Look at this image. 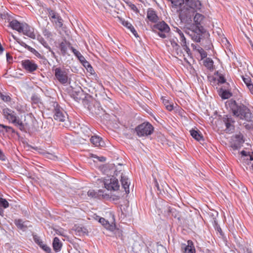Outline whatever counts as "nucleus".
Wrapping results in <instances>:
<instances>
[{
    "mask_svg": "<svg viewBox=\"0 0 253 253\" xmlns=\"http://www.w3.org/2000/svg\"><path fill=\"white\" fill-rule=\"evenodd\" d=\"M129 6L131 8V9H133V10H135V9H137L136 6L133 4L131 3Z\"/></svg>",
    "mask_w": 253,
    "mask_h": 253,
    "instance_id": "64",
    "label": "nucleus"
},
{
    "mask_svg": "<svg viewBox=\"0 0 253 253\" xmlns=\"http://www.w3.org/2000/svg\"><path fill=\"white\" fill-rule=\"evenodd\" d=\"M170 30L169 25L164 21L158 22L153 26V31L163 39L168 37Z\"/></svg>",
    "mask_w": 253,
    "mask_h": 253,
    "instance_id": "4",
    "label": "nucleus"
},
{
    "mask_svg": "<svg viewBox=\"0 0 253 253\" xmlns=\"http://www.w3.org/2000/svg\"><path fill=\"white\" fill-rule=\"evenodd\" d=\"M59 15L57 14L55 11L52 10H50L49 11V17L51 19V20H53V19H56V17L58 16Z\"/></svg>",
    "mask_w": 253,
    "mask_h": 253,
    "instance_id": "42",
    "label": "nucleus"
},
{
    "mask_svg": "<svg viewBox=\"0 0 253 253\" xmlns=\"http://www.w3.org/2000/svg\"><path fill=\"white\" fill-rule=\"evenodd\" d=\"M70 49L72 50L75 55L78 58L79 56H80L81 53L76 49H75L73 47L71 46Z\"/></svg>",
    "mask_w": 253,
    "mask_h": 253,
    "instance_id": "47",
    "label": "nucleus"
},
{
    "mask_svg": "<svg viewBox=\"0 0 253 253\" xmlns=\"http://www.w3.org/2000/svg\"><path fill=\"white\" fill-rule=\"evenodd\" d=\"M28 48H29L28 50L30 51V52H31L32 53H33V54L37 52V50L35 49H34V48H33L31 46H30V47H28Z\"/></svg>",
    "mask_w": 253,
    "mask_h": 253,
    "instance_id": "60",
    "label": "nucleus"
},
{
    "mask_svg": "<svg viewBox=\"0 0 253 253\" xmlns=\"http://www.w3.org/2000/svg\"><path fill=\"white\" fill-rule=\"evenodd\" d=\"M135 131L139 137H148L154 131V127L148 122H144L135 128Z\"/></svg>",
    "mask_w": 253,
    "mask_h": 253,
    "instance_id": "3",
    "label": "nucleus"
},
{
    "mask_svg": "<svg viewBox=\"0 0 253 253\" xmlns=\"http://www.w3.org/2000/svg\"><path fill=\"white\" fill-rule=\"evenodd\" d=\"M21 33H22L24 35L27 36L35 39L36 38V35L34 32V30L32 28L30 27L26 23H24L23 25V27L21 30Z\"/></svg>",
    "mask_w": 253,
    "mask_h": 253,
    "instance_id": "11",
    "label": "nucleus"
},
{
    "mask_svg": "<svg viewBox=\"0 0 253 253\" xmlns=\"http://www.w3.org/2000/svg\"><path fill=\"white\" fill-rule=\"evenodd\" d=\"M3 114L4 117L14 124L16 126L19 127L20 129H22L24 128V125L21 120L18 117L16 116V113L12 110L5 108L3 109Z\"/></svg>",
    "mask_w": 253,
    "mask_h": 253,
    "instance_id": "5",
    "label": "nucleus"
},
{
    "mask_svg": "<svg viewBox=\"0 0 253 253\" xmlns=\"http://www.w3.org/2000/svg\"><path fill=\"white\" fill-rule=\"evenodd\" d=\"M243 81L247 85L249 90L253 93V84L251 82V79L249 77H242Z\"/></svg>",
    "mask_w": 253,
    "mask_h": 253,
    "instance_id": "28",
    "label": "nucleus"
},
{
    "mask_svg": "<svg viewBox=\"0 0 253 253\" xmlns=\"http://www.w3.org/2000/svg\"><path fill=\"white\" fill-rule=\"evenodd\" d=\"M87 195L91 198H95L97 197L96 192L93 190H90L87 192Z\"/></svg>",
    "mask_w": 253,
    "mask_h": 253,
    "instance_id": "45",
    "label": "nucleus"
},
{
    "mask_svg": "<svg viewBox=\"0 0 253 253\" xmlns=\"http://www.w3.org/2000/svg\"><path fill=\"white\" fill-rule=\"evenodd\" d=\"M18 43L19 44H20L21 46H22L23 47H24L25 48H26L28 50L29 49L28 47H30V46H29L26 43L21 41V40H19V41H18Z\"/></svg>",
    "mask_w": 253,
    "mask_h": 253,
    "instance_id": "49",
    "label": "nucleus"
},
{
    "mask_svg": "<svg viewBox=\"0 0 253 253\" xmlns=\"http://www.w3.org/2000/svg\"><path fill=\"white\" fill-rule=\"evenodd\" d=\"M219 96L223 99H226L229 98L232 96V93L228 90L223 89L222 88H220L218 91Z\"/></svg>",
    "mask_w": 253,
    "mask_h": 253,
    "instance_id": "20",
    "label": "nucleus"
},
{
    "mask_svg": "<svg viewBox=\"0 0 253 253\" xmlns=\"http://www.w3.org/2000/svg\"><path fill=\"white\" fill-rule=\"evenodd\" d=\"M78 59L80 60V61L82 63L83 62L85 61V58L82 55V54L78 57Z\"/></svg>",
    "mask_w": 253,
    "mask_h": 253,
    "instance_id": "56",
    "label": "nucleus"
},
{
    "mask_svg": "<svg viewBox=\"0 0 253 253\" xmlns=\"http://www.w3.org/2000/svg\"><path fill=\"white\" fill-rule=\"evenodd\" d=\"M213 64V62L212 60H211V59H210L209 58H207L204 62V65H205V66H206V67L208 68V69H209L210 70L213 69L212 68Z\"/></svg>",
    "mask_w": 253,
    "mask_h": 253,
    "instance_id": "36",
    "label": "nucleus"
},
{
    "mask_svg": "<svg viewBox=\"0 0 253 253\" xmlns=\"http://www.w3.org/2000/svg\"><path fill=\"white\" fill-rule=\"evenodd\" d=\"M173 7L179 10V17L181 21H191L197 10L201 8V3L198 0H168Z\"/></svg>",
    "mask_w": 253,
    "mask_h": 253,
    "instance_id": "1",
    "label": "nucleus"
},
{
    "mask_svg": "<svg viewBox=\"0 0 253 253\" xmlns=\"http://www.w3.org/2000/svg\"><path fill=\"white\" fill-rule=\"evenodd\" d=\"M33 103L35 104H38L40 102V99L38 96L36 95H34L31 97Z\"/></svg>",
    "mask_w": 253,
    "mask_h": 253,
    "instance_id": "44",
    "label": "nucleus"
},
{
    "mask_svg": "<svg viewBox=\"0 0 253 253\" xmlns=\"http://www.w3.org/2000/svg\"><path fill=\"white\" fill-rule=\"evenodd\" d=\"M5 159H6V157H5V155H4L3 153L1 150V149H0V160L4 161L5 160Z\"/></svg>",
    "mask_w": 253,
    "mask_h": 253,
    "instance_id": "54",
    "label": "nucleus"
},
{
    "mask_svg": "<svg viewBox=\"0 0 253 253\" xmlns=\"http://www.w3.org/2000/svg\"><path fill=\"white\" fill-rule=\"evenodd\" d=\"M24 23H21L16 20H13L9 23V26L13 30L21 33V30Z\"/></svg>",
    "mask_w": 253,
    "mask_h": 253,
    "instance_id": "17",
    "label": "nucleus"
},
{
    "mask_svg": "<svg viewBox=\"0 0 253 253\" xmlns=\"http://www.w3.org/2000/svg\"><path fill=\"white\" fill-rule=\"evenodd\" d=\"M121 183L122 187L125 189V191L126 194H128L129 193V183L128 182V179L126 178L125 176L121 175Z\"/></svg>",
    "mask_w": 253,
    "mask_h": 253,
    "instance_id": "21",
    "label": "nucleus"
},
{
    "mask_svg": "<svg viewBox=\"0 0 253 253\" xmlns=\"http://www.w3.org/2000/svg\"><path fill=\"white\" fill-rule=\"evenodd\" d=\"M38 40L39 42L45 47H47L48 46V43L46 42L43 39V38L40 37L38 38Z\"/></svg>",
    "mask_w": 253,
    "mask_h": 253,
    "instance_id": "46",
    "label": "nucleus"
},
{
    "mask_svg": "<svg viewBox=\"0 0 253 253\" xmlns=\"http://www.w3.org/2000/svg\"><path fill=\"white\" fill-rule=\"evenodd\" d=\"M204 16L200 13H196L194 17V21L195 24L198 26L200 25L201 22L204 19Z\"/></svg>",
    "mask_w": 253,
    "mask_h": 253,
    "instance_id": "32",
    "label": "nucleus"
},
{
    "mask_svg": "<svg viewBox=\"0 0 253 253\" xmlns=\"http://www.w3.org/2000/svg\"><path fill=\"white\" fill-rule=\"evenodd\" d=\"M240 153L241 154V160L246 164H249V161L253 160V151L252 152V154H250V152L243 150Z\"/></svg>",
    "mask_w": 253,
    "mask_h": 253,
    "instance_id": "14",
    "label": "nucleus"
},
{
    "mask_svg": "<svg viewBox=\"0 0 253 253\" xmlns=\"http://www.w3.org/2000/svg\"><path fill=\"white\" fill-rule=\"evenodd\" d=\"M28 48H29L28 50L30 51V52H31L32 53H33V54L37 52V50L35 49H34V48H33L31 46H30V47H28Z\"/></svg>",
    "mask_w": 253,
    "mask_h": 253,
    "instance_id": "61",
    "label": "nucleus"
},
{
    "mask_svg": "<svg viewBox=\"0 0 253 253\" xmlns=\"http://www.w3.org/2000/svg\"><path fill=\"white\" fill-rule=\"evenodd\" d=\"M183 49L187 52L188 54H189L190 52V50L188 45L185 46L183 47Z\"/></svg>",
    "mask_w": 253,
    "mask_h": 253,
    "instance_id": "58",
    "label": "nucleus"
},
{
    "mask_svg": "<svg viewBox=\"0 0 253 253\" xmlns=\"http://www.w3.org/2000/svg\"><path fill=\"white\" fill-rule=\"evenodd\" d=\"M93 145L95 147H103L105 146V143H102V145H101V143H93Z\"/></svg>",
    "mask_w": 253,
    "mask_h": 253,
    "instance_id": "57",
    "label": "nucleus"
},
{
    "mask_svg": "<svg viewBox=\"0 0 253 253\" xmlns=\"http://www.w3.org/2000/svg\"><path fill=\"white\" fill-rule=\"evenodd\" d=\"M9 207L8 201L0 197V214L3 213V209H6Z\"/></svg>",
    "mask_w": 253,
    "mask_h": 253,
    "instance_id": "25",
    "label": "nucleus"
},
{
    "mask_svg": "<svg viewBox=\"0 0 253 253\" xmlns=\"http://www.w3.org/2000/svg\"><path fill=\"white\" fill-rule=\"evenodd\" d=\"M53 23H54L56 26L58 28H61L63 26V20L59 15L56 17V19L51 20Z\"/></svg>",
    "mask_w": 253,
    "mask_h": 253,
    "instance_id": "33",
    "label": "nucleus"
},
{
    "mask_svg": "<svg viewBox=\"0 0 253 253\" xmlns=\"http://www.w3.org/2000/svg\"><path fill=\"white\" fill-rule=\"evenodd\" d=\"M83 66L86 68L87 69V68H91V66L90 65V64L88 63V62H87L86 60L84 61V62H83L82 63Z\"/></svg>",
    "mask_w": 253,
    "mask_h": 253,
    "instance_id": "51",
    "label": "nucleus"
},
{
    "mask_svg": "<svg viewBox=\"0 0 253 253\" xmlns=\"http://www.w3.org/2000/svg\"><path fill=\"white\" fill-rule=\"evenodd\" d=\"M89 140L90 142H100L101 141H104L101 136L96 134L91 135L89 138Z\"/></svg>",
    "mask_w": 253,
    "mask_h": 253,
    "instance_id": "35",
    "label": "nucleus"
},
{
    "mask_svg": "<svg viewBox=\"0 0 253 253\" xmlns=\"http://www.w3.org/2000/svg\"><path fill=\"white\" fill-rule=\"evenodd\" d=\"M169 41L172 47V51L174 52V54L181 56L182 53V51L180 49V46L177 43V38H171L169 39Z\"/></svg>",
    "mask_w": 253,
    "mask_h": 253,
    "instance_id": "13",
    "label": "nucleus"
},
{
    "mask_svg": "<svg viewBox=\"0 0 253 253\" xmlns=\"http://www.w3.org/2000/svg\"><path fill=\"white\" fill-rule=\"evenodd\" d=\"M25 144L24 148H28V150H29V148H31L32 149L38 151L39 153L41 154H45V150H44L43 149H42L41 148H39L38 147H36L34 146H32L29 144V143H24Z\"/></svg>",
    "mask_w": 253,
    "mask_h": 253,
    "instance_id": "30",
    "label": "nucleus"
},
{
    "mask_svg": "<svg viewBox=\"0 0 253 253\" xmlns=\"http://www.w3.org/2000/svg\"><path fill=\"white\" fill-rule=\"evenodd\" d=\"M96 158H97L98 159V160L100 162H104L106 160L105 158L104 157H96Z\"/></svg>",
    "mask_w": 253,
    "mask_h": 253,
    "instance_id": "63",
    "label": "nucleus"
},
{
    "mask_svg": "<svg viewBox=\"0 0 253 253\" xmlns=\"http://www.w3.org/2000/svg\"><path fill=\"white\" fill-rule=\"evenodd\" d=\"M76 93L77 94V96L76 97V98L77 100L78 99H81V95L83 93V90L82 89L80 88H79V89L77 91H76Z\"/></svg>",
    "mask_w": 253,
    "mask_h": 253,
    "instance_id": "48",
    "label": "nucleus"
},
{
    "mask_svg": "<svg viewBox=\"0 0 253 253\" xmlns=\"http://www.w3.org/2000/svg\"><path fill=\"white\" fill-rule=\"evenodd\" d=\"M176 32L178 33V34H179V35L180 36V40L181 39L183 38H185L183 33H182V32L180 29L177 28L176 29Z\"/></svg>",
    "mask_w": 253,
    "mask_h": 253,
    "instance_id": "53",
    "label": "nucleus"
},
{
    "mask_svg": "<svg viewBox=\"0 0 253 253\" xmlns=\"http://www.w3.org/2000/svg\"><path fill=\"white\" fill-rule=\"evenodd\" d=\"M180 41H181V44L182 47L187 45L185 38H183L181 39Z\"/></svg>",
    "mask_w": 253,
    "mask_h": 253,
    "instance_id": "55",
    "label": "nucleus"
},
{
    "mask_svg": "<svg viewBox=\"0 0 253 253\" xmlns=\"http://www.w3.org/2000/svg\"><path fill=\"white\" fill-rule=\"evenodd\" d=\"M54 71L55 77L60 83L66 84L68 83V74L65 69L58 67L56 68Z\"/></svg>",
    "mask_w": 253,
    "mask_h": 253,
    "instance_id": "7",
    "label": "nucleus"
},
{
    "mask_svg": "<svg viewBox=\"0 0 253 253\" xmlns=\"http://www.w3.org/2000/svg\"><path fill=\"white\" fill-rule=\"evenodd\" d=\"M232 139L235 142H244L245 141L243 134L240 132L233 135Z\"/></svg>",
    "mask_w": 253,
    "mask_h": 253,
    "instance_id": "26",
    "label": "nucleus"
},
{
    "mask_svg": "<svg viewBox=\"0 0 253 253\" xmlns=\"http://www.w3.org/2000/svg\"><path fill=\"white\" fill-rule=\"evenodd\" d=\"M163 102L165 105L166 108L169 111L173 110V105L170 104L168 100L166 99H163Z\"/></svg>",
    "mask_w": 253,
    "mask_h": 253,
    "instance_id": "39",
    "label": "nucleus"
},
{
    "mask_svg": "<svg viewBox=\"0 0 253 253\" xmlns=\"http://www.w3.org/2000/svg\"><path fill=\"white\" fill-rule=\"evenodd\" d=\"M99 222L107 229L113 230L115 228L114 225L109 223V222L103 217H100Z\"/></svg>",
    "mask_w": 253,
    "mask_h": 253,
    "instance_id": "23",
    "label": "nucleus"
},
{
    "mask_svg": "<svg viewBox=\"0 0 253 253\" xmlns=\"http://www.w3.org/2000/svg\"><path fill=\"white\" fill-rule=\"evenodd\" d=\"M229 146L231 147L233 150H235L240 149L242 147V145L241 143H231V145Z\"/></svg>",
    "mask_w": 253,
    "mask_h": 253,
    "instance_id": "43",
    "label": "nucleus"
},
{
    "mask_svg": "<svg viewBox=\"0 0 253 253\" xmlns=\"http://www.w3.org/2000/svg\"><path fill=\"white\" fill-rule=\"evenodd\" d=\"M215 230H216L218 232L220 233V234L222 233V230L221 228L220 227L219 225H218L214 227Z\"/></svg>",
    "mask_w": 253,
    "mask_h": 253,
    "instance_id": "59",
    "label": "nucleus"
},
{
    "mask_svg": "<svg viewBox=\"0 0 253 253\" xmlns=\"http://www.w3.org/2000/svg\"><path fill=\"white\" fill-rule=\"evenodd\" d=\"M188 34L194 41L196 42H200L201 34L200 33V31H199L198 32L191 31Z\"/></svg>",
    "mask_w": 253,
    "mask_h": 253,
    "instance_id": "24",
    "label": "nucleus"
},
{
    "mask_svg": "<svg viewBox=\"0 0 253 253\" xmlns=\"http://www.w3.org/2000/svg\"><path fill=\"white\" fill-rule=\"evenodd\" d=\"M223 123L225 126L224 130L226 133H231L235 129V121L231 116L228 115H224L222 118Z\"/></svg>",
    "mask_w": 253,
    "mask_h": 253,
    "instance_id": "8",
    "label": "nucleus"
},
{
    "mask_svg": "<svg viewBox=\"0 0 253 253\" xmlns=\"http://www.w3.org/2000/svg\"><path fill=\"white\" fill-rule=\"evenodd\" d=\"M43 34L47 39L51 40L52 37V34L48 30L45 29L43 32Z\"/></svg>",
    "mask_w": 253,
    "mask_h": 253,
    "instance_id": "41",
    "label": "nucleus"
},
{
    "mask_svg": "<svg viewBox=\"0 0 253 253\" xmlns=\"http://www.w3.org/2000/svg\"><path fill=\"white\" fill-rule=\"evenodd\" d=\"M34 239L35 242L46 253L50 252V248L46 245L44 244L43 242L38 236H34Z\"/></svg>",
    "mask_w": 253,
    "mask_h": 253,
    "instance_id": "16",
    "label": "nucleus"
},
{
    "mask_svg": "<svg viewBox=\"0 0 253 253\" xmlns=\"http://www.w3.org/2000/svg\"><path fill=\"white\" fill-rule=\"evenodd\" d=\"M197 51L200 54L202 59L206 58L207 56V53L199 46H198Z\"/></svg>",
    "mask_w": 253,
    "mask_h": 253,
    "instance_id": "38",
    "label": "nucleus"
},
{
    "mask_svg": "<svg viewBox=\"0 0 253 253\" xmlns=\"http://www.w3.org/2000/svg\"><path fill=\"white\" fill-rule=\"evenodd\" d=\"M71 44L69 42H67L66 41H64L60 43L59 45V48L62 52V54L63 55H65L67 52V48H69L70 49Z\"/></svg>",
    "mask_w": 253,
    "mask_h": 253,
    "instance_id": "19",
    "label": "nucleus"
},
{
    "mask_svg": "<svg viewBox=\"0 0 253 253\" xmlns=\"http://www.w3.org/2000/svg\"><path fill=\"white\" fill-rule=\"evenodd\" d=\"M218 82L219 83L223 84V83H225L226 80L224 78V77H223V76H222V75H220L219 76V79L218 80Z\"/></svg>",
    "mask_w": 253,
    "mask_h": 253,
    "instance_id": "50",
    "label": "nucleus"
},
{
    "mask_svg": "<svg viewBox=\"0 0 253 253\" xmlns=\"http://www.w3.org/2000/svg\"><path fill=\"white\" fill-rule=\"evenodd\" d=\"M147 17L150 21L153 23H156L159 20L158 16L156 12L152 8L148 9Z\"/></svg>",
    "mask_w": 253,
    "mask_h": 253,
    "instance_id": "15",
    "label": "nucleus"
},
{
    "mask_svg": "<svg viewBox=\"0 0 253 253\" xmlns=\"http://www.w3.org/2000/svg\"><path fill=\"white\" fill-rule=\"evenodd\" d=\"M190 132L191 135L196 141H199L200 140H203V136L199 131L192 129Z\"/></svg>",
    "mask_w": 253,
    "mask_h": 253,
    "instance_id": "22",
    "label": "nucleus"
},
{
    "mask_svg": "<svg viewBox=\"0 0 253 253\" xmlns=\"http://www.w3.org/2000/svg\"><path fill=\"white\" fill-rule=\"evenodd\" d=\"M52 244L53 249L55 252H58L60 250L62 244L57 237L54 238Z\"/></svg>",
    "mask_w": 253,
    "mask_h": 253,
    "instance_id": "29",
    "label": "nucleus"
},
{
    "mask_svg": "<svg viewBox=\"0 0 253 253\" xmlns=\"http://www.w3.org/2000/svg\"><path fill=\"white\" fill-rule=\"evenodd\" d=\"M6 60L8 63H11L12 61V57L9 54V53H6Z\"/></svg>",
    "mask_w": 253,
    "mask_h": 253,
    "instance_id": "52",
    "label": "nucleus"
},
{
    "mask_svg": "<svg viewBox=\"0 0 253 253\" xmlns=\"http://www.w3.org/2000/svg\"><path fill=\"white\" fill-rule=\"evenodd\" d=\"M14 223L18 228L23 230H25L27 227V225L25 224V222L20 219H15Z\"/></svg>",
    "mask_w": 253,
    "mask_h": 253,
    "instance_id": "31",
    "label": "nucleus"
},
{
    "mask_svg": "<svg viewBox=\"0 0 253 253\" xmlns=\"http://www.w3.org/2000/svg\"><path fill=\"white\" fill-rule=\"evenodd\" d=\"M0 98L4 102H9L11 99L9 95L3 94L1 92H0Z\"/></svg>",
    "mask_w": 253,
    "mask_h": 253,
    "instance_id": "40",
    "label": "nucleus"
},
{
    "mask_svg": "<svg viewBox=\"0 0 253 253\" xmlns=\"http://www.w3.org/2000/svg\"><path fill=\"white\" fill-rule=\"evenodd\" d=\"M61 140L63 142H69L73 141V136L69 134H65L62 136Z\"/></svg>",
    "mask_w": 253,
    "mask_h": 253,
    "instance_id": "34",
    "label": "nucleus"
},
{
    "mask_svg": "<svg viewBox=\"0 0 253 253\" xmlns=\"http://www.w3.org/2000/svg\"><path fill=\"white\" fill-rule=\"evenodd\" d=\"M22 66L26 71L29 73H32L38 69V65L35 61L29 59L23 60Z\"/></svg>",
    "mask_w": 253,
    "mask_h": 253,
    "instance_id": "10",
    "label": "nucleus"
},
{
    "mask_svg": "<svg viewBox=\"0 0 253 253\" xmlns=\"http://www.w3.org/2000/svg\"><path fill=\"white\" fill-rule=\"evenodd\" d=\"M227 105L234 116L247 121L251 120L252 114L249 109L245 105L242 104H238L235 100L232 99L228 101Z\"/></svg>",
    "mask_w": 253,
    "mask_h": 253,
    "instance_id": "2",
    "label": "nucleus"
},
{
    "mask_svg": "<svg viewBox=\"0 0 253 253\" xmlns=\"http://www.w3.org/2000/svg\"><path fill=\"white\" fill-rule=\"evenodd\" d=\"M168 212L170 213H171V215L174 217L175 218L177 217L179 218L178 217L179 213L174 208H171L169 207L168 209Z\"/></svg>",
    "mask_w": 253,
    "mask_h": 253,
    "instance_id": "37",
    "label": "nucleus"
},
{
    "mask_svg": "<svg viewBox=\"0 0 253 253\" xmlns=\"http://www.w3.org/2000/svg\"><path fill=\"white\" fill-rule=\"evenodd\" d=\"M104 184L105 187L108 190L117 191L120 188L118 179L114 176L110 179H105Z\"/></svg>",
    "mask_w": 253,
    "mask_h": 253,
    "instance_id": "9",
    "label": "nucleus"
},
{
    "mask_svg": "<svg viewBox=\"0 0 253 253\" xmlns=\"http://www.w3.org/2000/svg\"><path fill=\"white\" fill-rule=\"evenodd\" d=\"M181 248L183 253H195V249L193 243L190 240L187 241V245L182 244Z\"/></svg>",
    "mask_w": 253,
    "mask_h": 253,
    "instance_id": "12",
    "label": "nucleus"
},
{
    "mask_svg": "<svg viewBox=\"0 0 253 253\" xmlns=\"http://www.w3.org/2000/svg\"><path fill=\"white\" fill-rule=\"evenodd\" d=\"M122 23L124 26L126 27L128 29H129L130 31L132 32V33L135 37H138L137 32L135 30L133 26L130 23L128 22L127 21L124 20L122 22Z\"/></svg>",
    "mask_w": 253,
    "mask_h": 253,
    "instance_id": "27",
    "label": "nucleus"
},
{
    "mask_svg": "<svg viewBox=\"0 0 253 253\" xmlns=\"http://www.w3.org/2000/svg\"><path fill=\"white\" fill-rule=\"evenodd\" d=\"M53 118L59 122H64L68 118L67 113L56 103H54Z\"/></svg>",
    "mask_w": 253,
    "mask_h": 253,
    "instance_id": "6",
    "label": "nucleus"
},
{
    "mask_svg": "<svg viewBox=\"0 0 253 253\" xmlns=\"http://www.w3.org/2000/svg\"><path fill=\"white\" fill-rule=\"evenodd\" d=\"M155 185L156 187L157 190L158 191H160V187H159L158 182V181H157L156 179H155Z\"/></svg>",
    "mask_w": 253,
    "mask_h": 253,
    "instance_id": "62",
    "label": "nucleus"
},
{
    "mask_svg": "<svg viewBox=\"0 0 253 253\" xmlns=\"http://www.w3.org/2000/svg\"><path fill=\"white\" fill-rule=\"evenodd\" d=\"M74 230L76 232V234L79 236H84L87 235L88 230L84 227L80 226H75Z\"/></svg>",
    "mask_w": 253,
    "mask_h": 253,
    "instance_id": "18",
    "label": "nucleus"
}]
</instances>
